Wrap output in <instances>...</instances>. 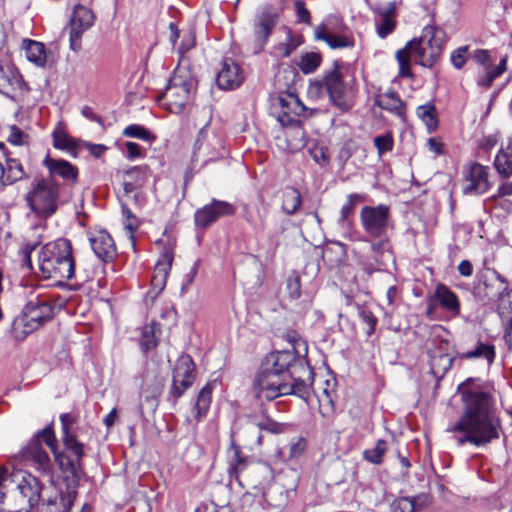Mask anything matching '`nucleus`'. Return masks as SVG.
I'll list each match as a JSON object with an SVG mask.
<instances>
[{
  "mask_svg": "<svg viewBox=\"0 0 512 512\" xmlns=\"http://www.w3.org/2000/svg\"><path fill=\"white\" fill-rule=\"evenodd\" d=\"M464 414L451 429L458 446H484L499 437L500 421L492 409L491 396L482 391H464Z\"/></svg>",
  "mask_w": 512,
  "mask_h": 512,
  "instance_id": "obj_1",
  "label": "nucleus"
},
{
  "mask_svg": "<svg viewBox=\"0 0 512 512\" xmlns=\"http://www.w3.org/2000/svg\"><path fill=\"white\" fill-rule=\"evenodd\" d=\"M295 356L289 351L271 353L255 375L252 391L259 399L274 400L291 392V369L296 368Z\"/></svg>",
  "mask_w": 512,
  "mask_h": 512,
  "instance_id": "obj_2",
  "label": "nucleus"
},
{
  "mask_svg": "<svg viewBox=\"0 0 512 512\" xmlns=\"http://www.w3.org/2000/svg\"><path fill=\"white\" fill-rule=\"evenodd\" d=\"M443 48V31L432 25L422 29L420 37L407 42L404 48L396 53L399 64V76L411 77V60L424 66L432 67L439 59Z\"/></svg>",
  "mask_w": 512,
  "mask_h": 512,
  "instance_id": "obj_3",
  "label": "nucleus"
},
{
  "mask_svg": "<svg viewBox=\"0 0 512 512\" xmlns=\"http://www.w3.org/2000/svg\"><path fill=\"white\" fill-rule=\"evenodd\" d=\"M38 267L46 279H54L59 283L72 279L75 262L70 241L59 238L45 244L38 256Z\"/></svg>",
  "mask_w": 512,
  "mask_h": 512,
  "instance_id": "obj_4",
  "label": "nucleus"
},
{
  "mask_svg": "<svg viewBox=\"0 0 512 512\" xmlns=\"http://www.w3.org/2000/svg\"><path fill=\"white\" fill-rule=\"evenodd\" d=\"M24 293L27 303L21 315L13 322V330L17 338H24L53 317L54 308L51 298L44 293L43 287H26Z\"/></svg>",
  "mask_w": 512,
  "mask_h": 512,
  "instance_id": "obj_5",
  "label": "nucleus"
},
{
  "mask_svg": "<svg viewBox=\"0 0 512 512\" xmlns=\"http://www.w3.org/2000/svg\"><path fill=\"white\" fill-rule=\"evenodd\" d=\"M59 184L51 177L33 181L25 200L29 208L40 217H50L58 208Z\"/></svg>",
  "mask_w": 512,
  "mask_h": 512,
  "instance_id": "obj_6",
  "label": "nucleus"
},
{
  "mask_svg": "<svg viewBox=\"0 0 512 512\" xmlns=\"http://www.w3.org/2000/svg\"><path fill=\"white\" fill-rule=\"evenodd\" d=\"M325 90L331 104L341 112H347L355 104V82L344 81L342 68L335 64L331 70L324 74Z\"/></svg>",
  "mask_w": 512,
  "mask_h": 512,
  "instance_id": "obj_7",
  "label": "nucleus"
},
{
  "mask_svg": "<svg viewBox=\"0 0 512 512\" xmlns=\"http://www.w3.org/2000/svg\"><path fill=\"white\" fill-rule=\"evenodd\" d=\"M280 111L277 115L278 121L282 126H287V136H293L298 142L294 147L299 148L305 145L304 131L296 119L305 111V106L300 102L297 96L287 94L278 99Z\"/></svg>",
  "mask_w": 512,
  "mask_h": 512,
  "instance_id": "obj_8",
  "label": "nucleus"
},
{
  "mask_svg": "<svg viewBox=\"0 0 512 512\" xmlns=\"http://www.w3.org/2000/svg\"><path fill=\"white\" fill-rule=\"evenodd\" d=\"M194 82L187 74L175 73L163 94L164 105L171 113L178 114L189 103Z\"/></svg>",
  "mask_w": 512,
  "mask_h": 512,
  "instance_id": "obj_9",
  "label": "nucleus"
},
{
  "mask_svg": "<svg viewBox=\"0 0 512 512\" xmlns=\"http://www.w3.org/2000/svg\"><path fill=\"white\" fill-rule=\"evenodd\" d=\"M364 231L372 238H383L391 226L390 209L387 205L364 206L360 211Z\"/></svg>",
  "mask_w": 512,
  "mask_h": 512,
  "instance_id": "obj_10",
  "label": "nucleus"
},
{
  "mask_svg": "<svg viewBox=\"0 0 512 512\" xmlns=\"http://www.w3.org/2000/svg\"><path fill=\"white\" fill-rule=\"evenodd\" d=\"M482 286L477 287V294L484 304L500 300L499 309H505L504 297L508 296V283L494 269H489L481 275Z\"/></svg>",
  "mask_w": 512,
  "mask_h": 512,
  "instance_id": "obj_11",
  "label": "nucleus"
},
{
  "mask_svg": "<svg viewBox=\"0 0 512 512\" xmlns=\"http://www.w3.org/2000/svg\"><path fill=\"white\" fill-rule=\"evenodd\" d=\"M195 381V364L189 355L180 356L173 369L172 385L169 391L174 401L179 399Z\"/></svg>",
  "mask_w": 512,
  "mask_h": 512,
  "instance_id": "obj_12",
  "label": "nucleus"
},
{
  "mask_svg": "<svg viewBox=\"0 0 512 512\" xmlns=\"http://www.w3.org/2000/svg\"><path fill=\"white\" fill-rule=\"evenodd\" d=\"M94 20L92 10L81 4L74 6L69 31L70 48L73 51L81 48L82 34L94 24Z\"/></svg>",
  "mask_w": 512,
  "mask_h": 512,
  "instance_id": "obj_13",
  "label": "nucleus"
},
{
  "mask_svg": "<svg viewBox=\"0 0 512 512\" xmlns=\"http://www.w3.org/2000/svg\"><path fill=\"white\" fill-rule=\"evenodd\" d=\"M17 490L21 495V504L29 508L34 507L40 500L41 484L39 480L25 471H17L13 475Z\"/></svg>",
  "mask_w": 512,
  "mask_h": 512,
  "instance_id": "obj_14",
  "label": "nucleus"
},
{
  "mask_svg": "<svg viewBox=\"0 0 512 512\" xmlns=\"http://www.w3.org/2000/svg\"><path fill=\"white\" fill-rule=\"evenodd\" d=\"M438 306L454 315H458L460 312V304L456 294L443 284H439L434 293L427 298L426 316L433 318Z\"/></svg>",
  "mask_w": 512,
  "mask_h": 512,
  "instance_id": "obj_15",
  "label": "nucleus"
},
{
  "mask_svg": "<svg viewBox=\"0 0 512 512\" xmlns=\"http://www.w3.org/2000/svg\"><path fill=\"white\" fill-rule=\"evenodd\" d=\"M234 213L235 208L231 203L213 199L210 204L205 205L195 212V224L205 229L218 218L233 215Z\"/></svg>",
  "mask_w": 512,
  "mask_h": 512,
  "instance_id": "obj_16",
  "label": "nucleus"
},
{
  "mask_svg": "<svg viewBox=\"0 0 512 512\" xmlns=\"http://www.w3.org/2000/svg\"><path fill=\"white\" fill-rule=\"evenodd\" d=\"M278 21V14L271 8H264L255 19L254 23V45L255 51L260 52L263 50L268 41L276 23Z\"/></svg>",
  "mask_w": 512,
  "mask_h": 512,
  "instance_id": "obj_17",
  "label": "nucleus"
},
{
  "mask_svg": "<svg viewBox=\"0 0 512 512\" xmlns=\"http://www.w3.org/2000/svg\"><path fill=\"white\" fill-rule=\"evenodd\" d=\"M465 181L464 194H483L487 192L491 187L488 180V167L473 163L465 176Z\"/></svg>",
  "mask_w": 512,
  "mask_h": 512,
  "instance_id": "obj_18",
  "label": "nucleus"
},
{
  "mask_svg": "<svg viewBox=\"0 0 512 512\" xmlns=\"http://www.w3.org/2000/svg\"><path fill=\"white\" fill-rule=\"evenodd\" d=\"M243 80V72L234 60L226 58L221 62V68L216 77L219 88L224 90L234 89L240 86Z\"/></svg>",
  "mask_w": 512,
  "mask_h": 512,
  "instance_id": "obj_19",
  "label": "nucleus"
},
{
  "mask_svg": "<svg viewBox=\"0 0 512 512\" xmlns=\"http://www.w3.org/2000/svg\"><path fill=\"white\" fill-rule=\"evenodd\" d=\"M89 243L95 255L102 261L108 262L115 258V243L107 231L99 230L90 233Z\"/></svg>",
  "mask_w": 512,
  "mask_h": 512,
  "instance_id": "obj_20",
  "label": "nucleus"
},
{
  "mask_svg": "<svg viewBox=\"0 0 512 512\" xmlns=\"http://www.w3.org/2000/svg\"><path fill=\"white\" fill-rule=\"evenodd\" d=\"M448 346L447 340H441L437 349L429 351L431 373L437 378H442L452 367L454 357L447 352Z\"/></svg>",
  "mask_w": 512,
  "mask_h": 512,
  "instance_id": "obj_21",
  "label": "nucleus"
},
{
  "mask_svg": "<svg viewBox=\"0 0 512 512\" xmlns=\"http://www.w3.org/2000/svg\"><path fill=\"white\" fill-rule=\"evenodd\" d=\"M174 258L173 251L171 249H166L159 260L157 261L153 276L151 278V292L156 297L162 290L165 288L167 277L169 275L172 261Z\"/></svg>",
  "mask_w": 512,
  "mask_h": 512,
  "instance_id": "obj_22",
  "label": "nucleus"
},
{
  "mask_svg": "<svg viewBox=\"0 0 512 512\" xmlns=\"http://www.w3.org/2000/svg\"><path fill=\"white\" fill-rule=\"evenodd\" d=\"M26 461L41 474L49 476L52 464L47 452L41 446L39 440H32L23 451Z\"/></svg>",
  "mask_w": 512,
  "mask_h": 512,
  "instance_id": "obj_23",
  "label": "nucleus"
},
{
  "mask_svg": "<svg viewBox=\"0 0 512 512\" xmlns=\"http://www.w3.org/2000/svg\"><path fill=\"white\" fill-rule=\"evenodd\" d=\"M117 177L122 180L124 192L129 194L144 185L147 178V168L145 166H134L129 169H121L117 171Z\"/></svg>",
  "mask_w": 512,
  "mask_h": 512,
  "instance_id": "obj_24",
  "label": "nucleus"
},
{
  "mask_svg": "<svg viewBox=\"0 0 512 512\" xmlns=\"http://www.w3.org/2000/svg\"><path fill=\"white\" fill-rule=\"evenodd\" d=\"M43 164L48 169L51 178L60 176L67 181L75 182L77 180L78 169L66 160L54 159L47 155Z\"/></svg>",
  "mask_w": 512,
  "mask_h": 512,
  "instance_id": "obj_25",
  "label": "nucleus"
},
{
  "mask_svg": "<svg viewBox=\"0 0 512 512\" xmlns=\"http://www.w3.org/2000/svg\"><path fill=\"white\" fill-rule=\"evenodd\" d=\"M374 102L381 109L392 113L402 121L405 120V104L396 92L388 90L378 93L375 95Z\"/></svg>",
  "mask_w": 512,
  "mask_h": 512,
  "instance_id": "obj_26",
  "label": "nucleus"
},
{
  "mask_svg": "<svg viewBox=\"0 0 512 512\" xmlns=\"http://www.w3.org/2000/svg\"><path fill=\"white\" fill-rule=\"evenodd\" d=\"M268 512H282L288 503L287 491L280 485L273 484L263 493Z\"/></svg>",
  "mask_w": 512,
  "mask_h": 512,
  "instance_id": "obj_27",
  "label": "nucleus"
},
{
  "mask_svg": "<svg viewBox=\"0 0 512 512\" xmlns=\"http://www.w3.org/2000/svg\"><path fill=\"white\" fill-rule=\"evenodd\" d=\"M315 38L323 40L332 49L348 48L354 45L352 38L345 35H336L330 33L325 24L318 25L314 30Z\"/></svg>",
  "mask_w": 512,
  "mask_h": 512,
  "instance_id": "obj_28",
  "label": "nucleus"
},
{
  "mask_svg": "<svg viewBox=\"0 0 512 512\" xmlns=\"http://www.w3.org/2000/svg\"><path fill=\"white\" fill-rule=\"evenodd\" d=\"M494 167L502 177L507 178L512 175V137L501 146L496 154Z\"/></svg>",
  "mask_w": 512,
  "mask_h": 512,
  "instance_id": "obj_29",
  "label": "nucleus"
},
{
  "mask_svg": "<svg viewBox=\"0 0 512 512\" xmlns=\"http://www.w3.org/2000/svg\"><path fill=\"white\" fill-rule=\"evenodd\" d=\"M26 58L38 67H45L47 63L46 49L43 43L25 39L23 40Z\"/></svg>",
  "mask_w": 512,
  "mask_h": 512,
  "instance_id": "obj_30",
  "label": "nucleus"
},
{
  "mask_svg": "<svg viewBox=\"0 0 512 512\" xmlns=\"http://www.w3.org/2000/svg\"><path fill=\"white\" fill-rule=\"evenodd\" d=\"M55 461L58 463L63 472L69 473L73 477H77L81 472V461L68 454L66 451L58 452L57 448L52 450Z\"/></svg>",
  "mask_w": 512,
  "mask_h": 512,
  "instance_id": "obj_31",
  "label": "nucleus"
},
{
  "mask_svg": "<svg viewBox=\"0 0 512 512\" xmlns=\"http://www.w3.org/2000/svg\"><path fill=\"white\" fill-rule=\"evenodd\" d=\"M213 388L214 385L212 383H207L198 393L195 403V418L197 421H200L206 415L210 407Z\"/></svg>",
  "mask_w": 512,
  "mask_h": 512,
  "instance_id": "obj_32",
  "label": "nucleus"
},
{
  "mask_svg": "<svg viewBox=\"0 0 512 512\" xmlns=\"http://www.w3.org/2000/svg\"><path fill=\"white\" fill-rule=\"evenodd\" d=\"M301 368L305 374H307V379L302 378H295V369H291V380L289 381V384L291 385V392L290 394H295L300 397H305L309 393V387L310 383H308V380L311 379L312 371L309 367H304L301 365Z\"/></svg>",
  "mask_w": 512,
  "mask_h": 512,
  "instance_id": "obj_33",
  "label": "nucleus"
},
{
  "mask_svg": "<svg viewBox=\"0 0 512 512\" xmlns=\"http://www.w3.org/2000/svg\"><path fill=\"white\" fill-rule=\"evenodd\" d=\"M302 203L301 194L295 188L288 187L283 192L282 209L288 215L295 214Z\"/></svg>",
  "mask_w": 512,
  "mask_h": 512,
  "instance_id": "obj_34",
  "label": "nucleus"
},
{
  "mask_svg": "<svg viewBox=\"0 0 512 512\" xmlns=\"http://www.w3.org/2000/svg\"><path fill=\"white\" fill-rule=\"evenodd\" d=\"M4 185L21 180L24 176L22 164L16 158H6Z\"/></svg>",
  "mask_w": 512,
  "mask_h": 512,
  "instance_id": "obj_35",
  "label": "nucleus"
},
{
  "mask_svg": "<svg viewBox=\"0 0 512 512\" xmlns=\"http://www.w3.org/2000/svg\"><path fill=\"white\" fill-rule=\"evenodd\" d=\"M20 75L10 64H4L0 61V90L8 89L18 84Z\"/></svg>",
  "mask_w": 512,
  "mask_h": 512,
  "instance_id": "obj_36",
  "label": "nucleus"
},
{
  "mask_svg": "<svg viewBox=\"0 0 512 512\" xmlns=\"http://www.w3.org/2000/svg\"><path fill=\"white\" fill-rule=\"evenodd\" d=\"M462 359H472V358H485L489 364L494 361L495 358V348L493 345L479 343L477 347L472 351H467L460 355Z\"/></svg>",
  "mask_w": 512,
  "mask_h": 512,
  "instance_id": "obj_37",
  "label": "nucleus"
},
{
  "mask_svg": "<svg viewBox=\"0 0 512 512\" xmlns=\"http://www.w3.org/2000/svg\"><path fill=\"white\" fill-rule=\"evenodd\" d=\"M231 466L237 475L243 472L249 475L252 473L262 474L268 471V468L265 466H252L245 470V460L240 457L237 450L234 451V461L231 463Z\"/></svg>",
  "mask_w": 512,
  "mask_h": 512,
  "instance_id": "obj_38",
  "label": "nucleus"
},
{
  "mask_svg": "<svg viewBox=\"0 0 512 512\" xmlns=\"http://www.w3.org/2000/svg\"><path fill=\"white\" fill-rule=\"evenodd\" d=\"M417 115L426 124L427 128L431 131L436 129L438 121L436 118L435 107L432 104H425L419 106Z\"/></svg>",
  "mask_w": 512,
  "mask_h": 512,
  "instance_id": "obj_39",
  "label": "nucleus"
},
{
  "mask_svg": "<svg viewBox=\"0 0 512 512\" xmlns=\"http://www.w3.org/2000/svg\"><path fill=\"white\" fill-rule=\"evenodd\" d=\"M321 63V56L317 53H306L301 56L298 66L304 74L313 73Z\"/></svg>",
  "mask_w": 512,
  "mask_h": 512,
  "instance_id": "obj_40",
  "label": "nucleus"
},
{
  "mask_svg": "<svg viewBox=\"0 0 512 512\" xmlns=\"http://www.w3.org/2000/svg\"><path fill=\"white\" fill-rule=\"evenodd\" d=\"M155 324L146 325L142 328L140 337V346L143 351H149L157 346V339L155 337Z\"/></svg>",
  "mask_w": 512,
  "mask_h": 512,
  "instance_id": "obj_41",
  "label": "nucleus"
},
{
  "mask_svg": "<svg viewBox=\"0 0 512 512\" xmlns=\"http://www.w3.org/2000/svg\"><path fill=\"white\" fill-rule=\"evenodd\" d=\"M123 135L130 138H138L147 142L155 140V136L147 130L144 126L132 124L123 130Z\"/></svg>",
  "mask_w": 512,
  "mask_h": 512,
  "instance_id": "obj_42",
  "label": "nucleus"
},
{
  "mask_svg": "<svg viewBox=\"0 0 512 512\" xmlns=\"http://www.w3.org/2000/svg\"><path fill=\"white\" fill-rule=\"evenodd\" d=\"M386 450V441L380 439L377 441L375 447L365 450L363 455L367 461L373 464H380L382 462L383 455L385 454Z\"/></svg>",
  "mask_w": 512,
  "mask_h": 512,
  "instance_id": "obj_43",
  "label": "nucleus"
},
{
  "mask_svg": "<svg viewBox=\"0 0 512 512\" xmlns=\"http://www.w3.org/2000/svg\"><path fill=\"white\" fill-rule=\"evenodd\" d=\"M63 442L65 446V451L72 455L74 458H77L79 461H81L84 455L83 445L79 443L76 440V438L71 434L64 435Z\"/></svg>",
  "mask_w": 512,
  "mask_h": 512,
  "instance_id": "obj_44",
  "label": "nucleus"
},
{
  "mask_svg": "<svg viewBox=\"0 0 512 512\" xmlns=\"http://www.w3.org/2000/svg\"><path fill=\"white\" fill-rule=\"evenodd\" d=\"M392 512H414L417 510V502L415 498L400 497L391 503Z\"/></svg>",
  "mask_w": 512,
  "mask_h": 512,
  "instance_id": "obj_45",
  "label": "nucleus"
},
{
  "mask_svg": "<svg viewBox=\"0 0 512 512\" xmlns=\"http://www.w3.org/2000/svg\"><path fill=\"white\" fill-rule=\"evenodd\" d=\"M286 290L291 299L301 296V280L297 272L293 271L287 278Z\"/></svg>",
  "mask_w": 512,
  "mask_h": 512,
  "instance_id": "obj_46",
  "label": "nucleus"
},
{
  "mask_svg": "<svg viewBox=\"0 0 512 512\" xmlns=\"http://www.w3.org/2000/svg\"><path fill=\"white\" fill-rule=\"evenodd\" d=\"M358 264L368 275L375 271H380L383 265L382 260L376 256H362Z\"/></svg>",
  "mask_w": 512,
  "mask_h": 512,
  "instance_id": "obj_47",
  "label": "nucleus"
},
{
  "mask_svg": "<svg viewBox=\"0 0 512 512\" xmlns=\"http://www.w3.org/2000/svg\"><path fill=\"white\" fill-rule=\"evenodd\" d=\"M395 29V22L388 12L381 14L380 23L377 26L379 37L385 38Z\"/></svg>",
  "mask_w": 512,
  "mask_h": 512,
  "instance_id": "obj_48",
  "label": "nucleus"
},
{
  "mask_svg": "<svg viewBox=\"0 0 512 512\" xmlns=\"http://www.w3.org/2000/svg\"><path fill=\"white\" fill-rule=\"evenodd\" d=\"M363 200V196L360 194H350L347 197L346 203L342 206L340 210L341 221H345L348 216L353 212L354 207L357 202H360Z\"/></svg>",
  "mask_w": 512,
  "mask_h": 512,
  "instance_id": "obj_49",
  "label": "nucleus"
},
{
  "mask_svg": "<svg viewBox=\"0 0 512 512\" xmlns=\"http://www.w3.org/2000/svg\"><path fill=\"white\" fill-rule=\"evenodd\" d=\"M359 317L364 324H366L367 328L365 330L368 336L372 335L375 331L377 325V318L373 315V313L367 309L359 310Z\"/></svg>",
  "mask_w": 512,
  "mask_h": 512,
  "instance_id": "obj_50",
  "label": "nucleus"
},
{
  "mask_svg": "<svg viewBox=\"0 0 512 512\" xmlns=\"http://www.w3.org/2000/svg\"><path fill=\"white\" fill-rule=\"evenodd\" d=\"M53 145L55 148L67 150L72 148L73 141L64 132L55 130L53 132Z\"/></svg>",
  "mask_w": 512,
  "mask_h": 512,
  "instance_id": "obj_51",
  "label": "nucleus"
},
{
  "mask_svg": "<svg viewBox=\"0 0 512 512\" xmlns=\"http://www.w3.org/2000/svg\"><path fill=\"white\" fill-rule=\"evenodd\" d=\"M468 59V47L463 46L451 54V62L456 69H461Z\"/></svg>",
  "mask_w": 512,
  "mask_h": 512,
  "instance_id": "obj_52",
  "label": "nucleus"
},
{
  "mask_svg": "<svg viewBox=\"0 0 512 512\" xmlns=\"http://www.w3.org/2000/svg\"><path fill=\"white\" fill-rule=\"evenodd\" d=\"M34 440H39L40 443L41 441H44L51 451L56 448L57 441L54 432L50 427H46L40 431Z\"/></svg>",
  "mask_w": 512,
  "mask_h": 512,
  "instance_id": "obj_53",
  "label": "nucleus"
},
{
  "mask_svg": "<svg viewBox=\"0 0 512 512\" xmlns=\"http://www.w3.org/2000/svg\"><path fill=\"white\" fill-rule=\"evenodd\" d=\"M307 93L311 98H321L326 93L324 79L311 81Z\"/></svg>",
  "mask_w": 512,
  "mask_h": 512,
  "instance_id": "obj_54",
  "label": "nucleus"
},
{
  "mask_svg": "<svg viewBox=\"0 0 512 512\" xmlns=\"http://www.w3.org/2000/svg\"><path fill=\"white\" fill-rule=\"evenodd\" d=\"M374 145L378 149L380 154L392 150L393 147V139L390 134H386L383 136H377L374 139Z\"/></svg>",
  "mask_w": 512,
  "mask_h": 512,
  "instance_id": "obj_55",
  "label": "nucleus"
},
{
  "mask_svg": "<svg viewBox=\"0 0 512 512\" xmlns=\"http://www.w3.org/2000/svg\"><path fill=\"white\" fill-rule=\"evenodd\" d=\"M295 12L299 22L311 24V16L309 10L306 8L303 0H297L294 3Z\"/></svg>",
  "mask_w": 512,
  "mask_h": 512,
  "instance_id": "obj_56",
  "label": "nucleus"
},
{
  "mask_svg": "<svg viewBox=\"0 0 512 512\" xmlns=\"http://www.w3.org/2000/svg\"><path fill=\"white\" fill-rule=\"evenodd\" d=\"M195 46V34L192 30L185 32L179 46V53L183 54Z\"/></svg>",
  "mask_w": 512,
  "mask_h": 512,
  "instance_id": "obj_57",
  "label": "nucleus"
},
{
  "mask_svg": "<svg viewBox=\"0 0 512 512\" xmlns=\"http://www.w3.org/2000/svg\"><path fill=\"white\" fill-rule=\"evenodd\" d=\"M497 77L491 67L484 68L483 73L478 76L477 83L479 86L488 88Z\"/></svg>",
  "mask_w": 512,
  "mask_h": 512,
  "instance_id": "obj_58",
  "label": "nucleus"
},
{
  "mask_svg": "<svg viewBox=\"0 0 512 512\" xmlns=\"http://www.w3.org/2000/svg\"><path fill=\"white\" fill-rule=\"evenodd\" d=\"M27 136L16 126L11 127L8 141L13 145H22Z\"/></svg>",
  "mask_w": 512,
  "mask_h": 512,
  "instance_id": "obj_59",
  "label": "nucleus"
},
{
  "mask_svg": "<svg viewBox=\"0 0 512 512\" xmlns=\"http://www.w3.org/2000/svg\"><path fill=\"white\" fill-rule=\"evenodd\" d=\"M473 59L484 68H490V56L487 50H476L473 54Z\"/></svg>",
  "mask_w": 512,
  "mask_h": 512,
  "instance_id": "obj_60",
  "label": "nucleus"
},
{
  "mask_svg": "<svg viewBox=\"0 0 512 512\" xmlns=\"http://www.w3.org/2000/svg\"><path fill=\"white\" fill-rule=\"evenodd\" d=\"M306 448V441L303 438L297 439V441L291 443L290 445V456L298 457L300 456Z\"/></svg>",
  "mask_w": 512,
  "mask_h": 512,
  "instance_id": "obj_61",
  "label": "nucleus"
},
{
  "mask_svg": "<svg viewBox=\"0 0 512 512\" xmlns=\"http://www.w3.org/2000/svg\"><path fill=\"white\" fill-rule=\"evenodd\" d=\"M85 147L96 158L101 157L107 150V147L103 144L86 143Z\"/></svg>",
  "mask_w": 512,
  "mask_h": 512,
  "instance_id": "obj_62",
  "label": "nucleus"
},
{
  "mask_svg": "<svg viewBox=\"0 0 512 512\" xmlns=\"http://www.w3.org/2000/svg\"><path fill=\"white\" fill-rule=\"evenodd\" d=\"M123 216L126 218L125 227L131 232L134 231L137 227V220L133 216L132 212L128 208L124 207Z\"/></svg>",
  "mask_w": 512,
  "mask_h": 512,
  "instance_id": "obj_63",
  "label": "nucleus"
},
{
  "mask_svg": "<svg viewBox=\"0 0 512 512\" xmlns=\"http://www.w3.org/2000/svg\"><path fill=\"white\" fill-rule=\"evenodd\" d=\"M128 158L133 159L141 156V148L135 142H126L125 144Z\"/></svg>",
  "mask_w": 512,
  "mask_h": 512,
  "instance_id": "obj_64",
  "label": "nucleus"
}]
</instances>
